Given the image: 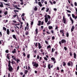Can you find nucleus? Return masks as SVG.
Returning a JSON list of instances; mask_svg holds the SVG:
<instances>
[{
    "label": "nucleus",
    "instance_id": "obj_3",
    "mask_svg": "<svg viewBox=\"0 0 77 77\" xmlns=\"http://www.w3.org/2000/svg\"><path fill=\"white\" fill-rule=\"evenodd\" d=\"M8 69L11 72H12V70H13V68L12 67V66H8Z\"/></svg>",
    "mask_w": 77,
    "mask_h": 77
},
{
    "label": "nucleus",
    "instance_id": "obj_52",
    "mask_svg": "<svg viewBox=\"0 0 77 77\" xmlns=\"http://www.w3.org/2000/svg\"><path fill=\"white\" fill-rule=\"evenodd\" d=\"M55 29H56V30H57V29H58V26H57V25L56 26Z\"/></svg>",
    "mask_w": 77,
    "mask_h": 77
},
{
    "label": "nucleus",
    "instance_id": "obj_31",
    "mask_svg": "<svg viewBox=\"0 0 77 77\" xmlns=\"http://www.w3.org/2000/svg\"><path fill=\"white\" fill-rule=\"evenodd\" d=\"M45 42L46 44H47L48 45H49V44H48V42L47 40H46L45 41Z\"/></svg>",
    "mask_w": 77,
    "mask_h": 77
},
{
    "label": "nucleus",
    "instance_id": "obj_24",
    "mask_svg": "<svg viewBox=\"0 0 77 77\" xmlns=\"http://www.w3.org/2000/svg\"><path fill=\"white\" fill-rule=\"evenodd\" d=\"M27 72H28V70H25V71L24 73L25 74H27Z\"/></svg>",
    "mask_w": 77,
    "mask_h": 77
},
{
    "label": "nucleus",
    "instance_id": "obj_62",
    "mask_svg": "<svg viewBox=\"0 0 77 77\" xmlns=\"http://www.w3.org/2000/svg\"><path fill=\"white\" fill-rule=\"evenodd\" d=\"M49 3H51V5H53V3H52V2H51V1H49Z\"/></svg>",
    "mask_w": 77,
    "mask_h": 77
},
{
    "label": "nucleus",
    "instance_id": "obj_37",
    "mask_svg": "<svg viewBox=\"0 0 77 77\" xmlns=\"http://www.w3.org/2000/svg\"><path fill=\"white\" fill-rule=\"evenodd\" d=\"M69 54L70 56L71 57H72V52H70L69 53Z\"/></svg>",
    "mask_w": 77,
    "mask_h": 77
},
{
    "label": "nucleus",
    "instance_id": "obj_59",
    "mask_svg": "<svg viewBox=\"0 0 77 77\" xmlns=\"http://www.w3.org/2000/svg\"><path fill=\"white\" fill-rule=\"evenodd\" d=\"M55 75L56 76H57V77H59V74H58L57 73H56L55 74Z\"/></svg>",
    "mask_w": 77,
    "mask_h": 77
},
{
    "label": "nucleus",
    "instance_id": "obj_13",
    "mask_svg": "<svg viewBox=\"0 0 77 77\" xmlns=\"http://www.w3.org/2000/svg\"><path fill=\"white\" fill-rule=\"evenodd\" d=\"M12 53L13 54L14 53H16V49H14L13 51H12Z\"/></svg>",
    "mask_w": 77,
    "mask_h": 77
},
{
    "label": "nucleus",
    "instance_id": "obj_26",
    "mask_svg": "<svg viewBox=\"0 0 77 77\" xmlns=\"http://www.w3.org/2000/svg\"><path fill=\"white\" fill-rule=\"evenodd\" d=\"M47 49H48V48H51V46L50 45H49L47 47Z\"/></svg>",
    "mask_w": 77,
    "mask_h": 77
},
{
    "label": "nucleus",
    "instance_id": "obj_47",
    "mask_svg": "<svg viewBox=\"0 0 77 77\" xmlns=\"http://www.w3.org/2000/svg\"><path fill=\"white\" fill-rule=\"evenodd\" d=\"M39 55H37V59H39Z\"/></svg>",
    "mask_w": 77,
    "mask_h": 77
},
{
    "label": "nucleus",
    "instance_id": "obj_64",
    "mask_svg": "<svg viewBox=\"0 0 77 77\" xmlns=\"http://www.w3.org/2000/svg\"><path fill=\"white\" fill-rule=\"evenodd\" d=\"M33 24V22L32 21L31 23V25H32V26Z\"/></svg>",
    "mask_w": 77,
    "mask_h": 77
},
{
    "label": "nucleus",
    "instance_id": "obj_21",
    "mask_svg": "<svg viewBox=\"0 0 77 77\" xmlns=\"http://www.w3.org/2000/svg\"><path fill=\"white\" fill-rule=\"evenodd\" d=\"M48 67L49 69H50L51 68L50 67V64H49L48 65Z\"/></svg>",
    "mask_w": 77,
    "mask_h": 77
},
{
    "label": "nucleus",
    "instance_id": "obj_38",
    "mask_svg": "<svg viewBox=\"0 0 77 77\" xmlns=\"http://www.w3.org/2000/svg\"><path fill=\"white\" fill-rule=\"evenodd\" d=\"M66 11H67V12H68L69 13H71V11L69 10H66Z\"/></svg>",
    "mask_w": 77,
    "mask_h": 77
},
{
    "label": "nucleus",
    "instance_id": "obj_43",
    "mask_svg": "<svg viewBox=\"0 0 77 77\" xmlns=\"http://www.w3.org/2000/svg\"><path fill=\"white\" fill-rule=\"evenodd\" d=\"M64 49L65 50V51H66V50H67V48H66V47H64Z\"/></svg>",
    "mask_w": 77,
    "mask_h": 77
},
{
    "label": "nucleus",
    "instance_id": "obj_45",
    "mask_svg": "<svg viewBox=\"0 0 77 77\" xmlns=\"http://www.w3.org/2000/svg\"><path fill=\"white\" fill-rule=\"evenodd\" d=\"M41 2L42 4L44 2V0H41Z\"/></svg>",
    "mask_w": 77,
    "mask_h": 77
},
{
    "label": "nucleus",
    "instance_id": "obj_56",
    "mask_svg": "<svg viewBox=\"0 0 77 77\" xmlns=\"http://www.w3.org/2000/svg\"><path fill=\"white\" fill-rule=\"evenodd\" d=\"M22 27H23V26H22V24H21L20 28V29H21V28H22Z\"/></svg>",
    "mask_w": 77,
    "mask_h": 77
},
{
    "label": "nucleus",
    "instance_id": "obj_18",
    "mask_svg": "<svg viewBox=\"0 0 77 77\" xmlns=\"http://www.w3.org/2000/svg\"><path fill=\"white\" fill-rule=\"evenodd\" d=\"M48 27L49 30H51V29H53V27L51 26H49Z\"/></svg>",
    "mask_w": 77,
    "mask_h": 77
},
{
    "label": "nucleus",
    "instance_id": "obj_42",
    "mask_svg": "<svg viewBox=\"0 0 77 77\" xmlns=\"http://www.w3.org/2000/svg\"><path fill=\"white\" fill-rule=\"evenodd\" d=\"M49 24H50V21H48V23H47V25H48Z\"/></svg>",
    "mask_w": 77,
    "mask_h": 77
},
{
    "label": "nucleus",
    "instance_id": "obj_29",
    "mask_svg": "<svg viewBox=\"0 0 77 77\" xmlns=\"http://www.w3.org/2000/svg\"><path fill=\"white\" fill-rule=\"evenodd\" d=\"M3 29L4 30H5V31H6V28H5V27H3Z\"/></svg>",
    "mask_w": 77,
    "mask_h": 77
},
{
    "label": "nucleus",
    "instance_id": "obj_23",
    "mask_svg": "<svg viewBox=\"0 0 77 77\" xmlns=\"http://www.w3.org/2000/svg\"><path fill=\"white\" fill-rule=\"evenodd\" d=\"M1 5H0V7H3V3L2 2H1Z\"/></svg>",
    "mask_w": 77,
    "mask_h": 77
},
{
    "label": "nucleus",
    "instance_id": "obj_48",
    "mask_svg": "<svg viewBox=\"0 0 77 77\" xmlns=\"http://www.w3.org/2000/svg\"><path fill=\"white\" fill-rule=\"evenodd\" d=\"M47 17H48V18L49 19H50V18H51V17L50 16V15H47Z\"/></svg>",
    "mask_w": 77,
    "mask_h": 77
},
{
    "label": "nucleus",
    "instance_id": "obj_35",
    "mask_svg": "<svg viewBox=\"0 0 77 77\" xmlns=\"http://www.w3.org/2000/svg\"><path fill=\"white\" fill-rule=\"evenodd\" d=\"M18 10H14V12H15L16 14H17V12H18Z\"/></svg>",
    "mask_w": 77,
    "mask_h": 77
},
{
    "label": "nucleus",
    "instance_id": "obj_7",
    "mask_svg": "<svg viewBox=\"0 0 77 77\" xmlns=\"http://www.w3.org/2000/svg\"><path fill=\"white\" fill-rule=\"evenodd\" d=\"M63 23H64V24H65V23H66V18H65L64 16H63Z\"/></svg>",
    "mask_w": 77,
    "mask_h": 77
},
{
    "label": "nucleus",
    "instance_id": "obj_16",
    "mask_svg": "<svg viewBox=\"0 0 77 77\" xmlns=\"http://www.w3.org/2000/svg\"><path fill=\"white\" fill-rule=\"evenodd\" d=\"M73 55H74V59H76L77 57V56L76 55V54L75 53H73Z\"/></svg>",
    "mask_w": 77,
    "mask_h": 77
},
{
    "label": "nucleus",
    "instance_id": "obj_36",
    "mask_svg": "<svg viewBox=\"0 0 77 77\" xmlns=\"http://www.w3.org/2000/svg\"><path fill=\"white\" fill-rule=\"evenodd\" d=\"M72 17L73 18H74L75 16V15L74 14H72Z\"/></svg>",
    "mask_w": 77,
    "mask_h": 77
},
{
    "label": "nucleus",
    "instance_id": "obj_12",
    "mask_svg": "<svg viewBox=\"0 0 77 77\" xmlns=\"http://www.w3.org/2000/svg\"><path fill=\"white\" fill-rule=\"evenodd\" d=\"M9 33H10L9 29H7V35H9Z\"/></svg>",
    "mask_w": 77,
    "mask_h": 77
},
{
    "label": "nucleus",
    "instance_id": "obj_51",
    "mask_svg": "<svg viewBox=\"0 0 77 77\" xmlns=\"http://www.w3.org/2000/svg\"><path fill=\"white\" fill-rule=\"evenodd\" d=\"M44 60H48V59H47V58L45 57H44Z\"/></svg>",
    "mask_w": 77,
    "mask_h": 77
},
{
    "label": "nucleus",
    "instance_id": "obj_57",
    "mask_svg": "<svg viewBox=\"0 0 77 77\" xmlns=\"http://www.w3.org/2000/svg\"><path fill=\"white\" fill-rule=\"evenodd\" d=\"M40 51L42 53V52H44V50H43V49H40Z\"/></svg>",
    "mask_w": 77,
    "mask_h": 77
},
{
    "label": "nucleus",
    "instance_id": "obj_44",
    "mask_svg": "<svg viewBox=\"0 0 77 77\" xmlns=\"http://www.w3.org/2000/svg\"><path fill=\"white\" fill-rule=\"evenodd\" d=\"M9 51L8 50H7L5 51V52L6 53H9Z\"/></svg>",
    "mask_w": 77,
    "mask_h": 77
},
{
    "label": "nucleus",
    "instance_id": "obj_6",
    "mask_svg": "<svg viewBox=\"0 0 77 77\" xmlns=\"http://www.w3.org/2000/svg\"><path fill=\"white\" fill-rule=\"evenodd\" d=\"M74 29H75V27H74V26L73 25L72 26V28L71 29V32H74Z\"/></svg>",
    "mask_w": 77,
    "mask_h": 77
},
{
    "label": "nucleus",
    "instance_id": "obj_9",
    "mask_svg": "<svg viewBox=\"0 0 77 77\" xmlns=\"http://www.w3.org/2000/svg\"><path fill=\"white\" fill-rule=\"evenodd\" d=\"M13 38H14L15 39H16L17 41V38H16V36H15V35H12Z\"/></svg>",
    "mask_w": 77,
    "mask_h": 77
},
{
    "label": "nucleus",
    "instance_id": "obj_5",
    "mask_svg": "<svg viewBox=\"0 0 77 77\" xmlns=\"http://www.w3.org/2000/svg\"><path fill=\"white\" fill-rule=\"evenodd\" d=\"M38 45L39 49H41L42 48V46L41 45V44L39 43H38Z\"/></svg>",
    "mask_w": 77,
    "mask_h": 77
},
{
    "label": "nucleus",
    "instance_id": "obj_11",
    "mask_svg": "<svg viewBox=\"0 0 77 77\" xmlns=\"http://www.w3.org/2000/svg\"><path fill=\"white\" fill-rule=\"evenodd\" d=\"M25 35L26 36H27L28 35H29V31L27 32H26L25 33Z\"/></svg>",
    "mask_w": 77,
    "mask_h": 77
},
{
    "label": "nucleus",
    "instance_id": "obj_63",
    "mask_svg": "<svg viewBox=\"0 0 77 77\" xmlns=\"http://www.w3.org/2000/svg\"><path fill=\"white\" fill-rule=\"evenodd\" d=\"M74 18L75 19V20H77V16H75V17Z\"/></svg>",
    "mask_w": 77,
    "mask_h": 77
},
{
    "label": "nucleus",
    "instance_id": "obj_20",
    "mask_svg": "<svg viewBox=\"0 0 77 77\" xmlns=\"http://www.w3.org/2000/svg\"><path fill=\"white\" fill-rule=\"evenodd\" d=\"M11 64L12 65H14V64H16V63L15 61H13L11 62Z\"/></svg>",
    "mask_w": 77,
    "mask_h": 77
},
{
    "label": "nucleus",
    "instance_id": "obj_50",
    "mask_svg": "<svg viewBox=\"0 0 77 77\" xmlns=\"http://www.w3.org/2000/svg\"><path fill=\"white\" fill-rule=\"evenodd\" d=\"M13 6H14V7L15 8H17V5L15 6V5L14 4H13Z\"/></svg>",
    "mask_w": 77,
    "mask_h": 77
},
{
    "label": "nucleus",
    "instance_id": "obj_60",
    "mask_svg": "<svg viewBox=\"0 0 77 77\" xmlns=\"http://www.w3.org/2000/svg\"><path fill=\"white\" fill-rule=\"evenodd\" d=\"M12 21L14 23H17V21H15V20H13Z\"/></svg>",
    "mask_w": 77,
    "mask_h": 77
},
{
    "label": "nucleus",
    "instance_id": "obj_55",
    "mask_svg": "<svg viewBox=\"0 0 77 77\" xmlns=\"http://www.w3.org/2000/svg\"><path fill=\"white\" fill-rule=\"evenodd\" d=\"M13 60H17V59H16V57H15L14 58H13Z\"/></svg>",
    "mask_w": 77,
    "mask_h": 77
},
{
    "label": "nucleus",
    "instance_id": "obj_1",
    "mask_svg": "<svg viewBox=\"0 0 77 77\" xmlns=\"http://www.w3.org/2000/svg\"><path fill=\"white\" fill-rule=\"evenodd\" d=\"M66 41L65 39H62L61 40V41H60L59 44L61 46L62 44H66Z\"/></svg>",
    "mask_w": 77,
    "mask_h": 77
},
{
    "label": "nucleus",
    "instance_id": "obj_28",
    "mask_svg": "<svg viewBox=\"0 0 77 77\" xmlns=\"http://www.w3.org/2000/svg\"><path fill=\"white\" fill-rule=\"evenodd\" d=\"M46 12H48V11L49 10V9L48 8H46Z\"/></svg>",
    "mask_w": 77,
    "mask_h": 77
},
{
    "label": "nucleus",
    "instance_id": "obj_41",
    "mask_svg": "<svg viewBox=\"0 0 77 77\" xmlns=\"http://www.w3.org/2000/svg\"><path fill=\"white\" fill-rule=\"evenodd\" d=\"M37 10L38 8H36V7H35L34 8V11H36Z\"/></svg>",
    "mask_w": 77,
    "mask_h": 77
},
{
    "label": "nucleus",
    "instance_id": "obj_46",
    "mask_svg": "<svg viewBox=\"0 0 77 77\" xmlns=\"http://www.w3.org/2000/svg\"><path fill=\"white\" fill-rule=\"evenodd\" d=\"M51 33H52V34H53L54 33V30H51Z\"/></svg>",
    "mask_w": 77,
    "mask_h": 77
},
{
    "label": "nucleus",
    "instance_id": "obj_8",
    "mask_svg": "<svg viewBox=\"0 0 77 77\" xmlns=\"http://www.w3.org/2000/svg\"><path fill=\"white\" fill-rule=\"evenodd\" d=\"M69 19L70 20V21H71L72 22V24H73V23H74V20H73L72 19V18H71V17H69Z\"/></svg>",
    "mask_w": 77,
    "mask_h": 77
},
{
    "label": "nucleus",
    "instance_id": "obj_61",
    "mask_svg": "<svg viewBox=\"0 0 77 77\" xmlns=\"http://www.w3.org/2000/svg\"><path fill=\"white\" fill-rule=\"evenodd\" d=\"M42 60V57H40V58L39 59V61H41V60Z\"/></svg>",
    "mask_w": 77,
    "mask_h": 77
},
{
    "label": "nucleus",
    "instance_id": "obj_32",
    "mask_svg": "<svg viewBox=\"0 0 77 77\" xmlns=\"http://www.w3.org/2000/svg\"><path fill=\"white\" fill-rule=\"evenodd\" d=\"M35 32H36V35H37V34H38V29L36 28V29L35 30Z\"/></svg>",
    "mask_w": 77,
    "mask_h": 77
},
{
    "label": "nucleus",
    "instance_id": "obj_17",
    "mask_svg": "<svg viewBox=\"0 0 77 77\" xmlns=\"http://www.w3.org/2000/svg\"><path fill=\"white\" fill-rule=\"evenodd\" d=\"M60 32L61 33V34H62V33H64V30L63 29H61L60 30Z\"/></svg>",
    "mask_w": 77,
    "mask_h": 77
},
{
    "label": "nucleus",
    "instance_id": "obj_54",
    "mask_svg": "<svg viewBox=\"0 0 77 77\" xmlns=\"http://www.w3.org/2000/svg\"><path fill=\"white\" fill-rule=\"evenodd\" d=\"M23 55L24 56L26 57V54H25V52H23Z\"/></svg>",
    "mask_w": 77,
    "mask_h": 77
},
{
    "label": "nucleus",
    "instance_id": "obj_58",
    "mask_svg": "<svg viewBox=\"0 0 77 77\" xmlns=\"http://www.w3.org/2000/svg\"><path fill=\"white\" fill-rule=\"evenodd\" d=\"M44 9H45V7H43L41 9V11H43V10H44Z\"/></svg>",
    "mask_w": 77,
    "mask_h": 77
},
{
    "label": "nucleus",
    "instance_id": "obj_30",
    "mask_svg": "<svg viewBox=\"0 0 77 77\" xmlns=\"http://www.w3.org/2000/svg\"><path fill=\"white\" fill-rule=\"evenodd\" d=\"M63 66H66V63H65V62H63Z\"/></svg>",
    "mask_w": 77,
    "mask_h": 77
},
{
    "label": "nucleus",
    "instance_id": "obj_53",
    "mask_svg": "<svg viewBox=\"0 0 77 77\" xmlns=\"http://www.w3.org/2000/svg\"><path fill=\"white\" fill-rule=\"evenodd\" d=\"M74 5H75V6H77V2H75L74 3Z\"/></svg>",
    "mask_w": 77,
    "mask_h": 77
},
{
    "label": "nucleus",
    "instance_id": "obj_22",
    "mask_svg": "<svg viewBox=\"0 0 77 77\" xmlns=\"http://www.w3.org/2000/svg\"><path fill=\"white\" fill-rule=\"evenodd\" d=\"M69 62L70 63V64H71V66H73V63L72 61H69Z\"/></svg>",
    "mask_w": 77,
    "mask_h": 77
},
{
    "label": "nucleus",
    "instance_id": "obj_49",
    "mask_svg": "<svg viewBox=\"0 0 77 77\" xmlns=\"http://www.w3.org/2000/svg\"><path fill=\"white\" fill-rule=\"evenodd\" d=\"M4 14L5 15H6L8 14V11H6L4 13Z\"/></svg>",
    "mask_w": 77,
    "mask_h": 77
},
{
    "label": "nucleus",
    "instance_id": "obj_34",
    "mask_svg": "<svg viewBox=\"0 0 77 77\" xmlns=\"http://www.w3.org/2000/svg\"><path fill=\"white\" fill-rule=\"evenodd\" d=\"M67 65L68 66H71V63H70L69 62V63H68Z\"/></svg>",
    "mask_w": 77,
    "mask_h": 77
},
{
    "label": "nucleus",
    "instance_id": "obj_39",
    "mask_svg": "<svg viewBox=\"0 0 77 77\" xmlns=\"http://www.w3.org/2000/svg\"><path fill=\"white\" fill-rule=\"evenodd\" d=\"M66 36L67 37H69V33H68V32H67L66 33Z\"/></svg>",
    "mask_w": 77,
    "mask_h": 77
},
{
    "label": "nucleus",
    "instance_id": "obj_27",
    "mask_svg": "<svg viewBox=\"0 0 77 77\" xmlns=\"http://www.w3.org/2000/svg\"><path fill=\"white\" fill-rule=\"evenodd\" d=\"M30 55L29 54H27V58H28V59H29V58H30Z\"/></svg>",
    "mask_w": 77,
    "mask_h": 77
},
{
    "label": "nucleus",
    "instance_id": "obj_4",
    "mask_svg": "<svg viewBox=\"0 0 77 77\" xmlns=\"http://www.w3.org/2000/svg\"><path fill=\"white\" fill-rule=\"evenodd\" d=\"M39 66L38 63H36V62L34 63V64L33 65V66H35V68H37Z\"/></svg>",
    "mask_w": 77,
    "mask_h": 77
},
{
    "label": "nucleus",
    "instance_id": "obj_19",
    "mask_svg": "<svg viewBox=\"0 0 77 77\" xmlns=\"http://www.w3.org/2000/svg\"><path fill=\"white\" fill-rule=\"evenodd\" d=\"M51 59L52 60H53V61H55L56 60H55V58L53 57L51 58Z\"/></svg>",
    "mask_w": 77,
    "mask_h": 77
},
{
    "label": "nucleus",
    "instance_id": "obj_14",
    "mask_svg": "<svg viewBox=\"0 0 77 77\" xmlns=\"http://www.w3.org/2000/svg\"><path fill=\"white\" fill-rule=\"evenodd\" d=\"M45 23H47L48 21V18H45Z\"/></svg>",
    "mask_w": 77,
    "mask_h": 77
},
{
    "label": "nucleus",
    "instance_id": "obj_2",
    "mask_svg": "<svg viewBox=\"0 0 77 77\" xmlns=\"http://www.w3.org/2000/svg\"><path fill=\"white\" fill-rule=\"evenodd\" d=\"M29 23H26V25L25 28V31H26V30H29Z\"/></svg>",
    "mask_w": 77,
    "mask_h": 77
},
{
    "label": "nucleus",
    "instance_id": "obj_33",
    "mask_svg": "<svg viewBox=\"0 0 77 77\" xmlns=\"http://www.w3.org/2000/svg\"><path fill=\"white\" fill-rule=\"evenodd\" d=\"M8 20H4V23H7V22H8Z\"/></svg>",
    "mask_w": 77,
    "mask_h": 77
},
{
    "label": "nucleus",
    "instance_id": "obj_40",
    "mask_svg": "<svg viewBox=\"0 0 77 77\" xmlns=\"http://www.w3.org/2000/svg\"><path fill=\"white\" fill-rule=\"evenodd\" d=\"M55 39V37L54 36H53L52 37V40H54V39Z\"/></svg>",
    "mask_w": 77,
    "mask_h": 77
},
{
    "label": "nucleus",
    "instance_id": "obj_25",
    "mask_svg": "<svg viewBox=\"0 0 77 77\" xmlns=\"http://www.w3.org/2000/svg\"><path fill=\"white\" fill-rule=\"evenodd\" d=\"M38 43L36 42L35 44V46L36 48H37V47H38Z\"/></svg>",
    "mask_w": 77,
    "mask_h": 77
},
{
    "label": "nucleus",
    "instance_id": "obj_10",
    "mask_svg": "<svg viewBox=\"0 0 77 77\" xmlns=\"http://www.w3.org/2000/svg\"><path fill=\"white\" fill-rule=\"evenodd\" d=\"M38 5L40 6V7H42V4H41V2H38Z\"/></svg>",
    "mask_w": 77,
    "mask_h": 77
},
{
    "label": "nucleus",
    "instance_id": "obj_15",
    "mask_svg": "<svg viewBox=\"0 0 77 77\" xmlns=\"http://www.w3.org/2000/svg\"><path fill=\"white\" fill-rule=\"evenodd\" d=\"M8 66H11V61L9 60L8 61Z\"/></svg>",
    "mask_w": 77,
    "mask_h": 77
}]
</instances>
